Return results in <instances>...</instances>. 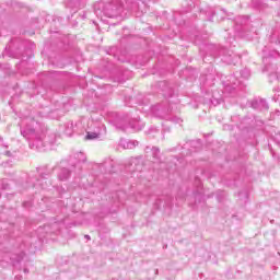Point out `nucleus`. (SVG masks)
<instances>
[{"label":"nucleus","instance_id":"obj_1","mask_svg":"<svg viewBox=\"0 0 280 280\" xmlns=\"http://www.w3.org/2000/svg\"><path fill=\"white\" fill-rule=\"evenodd\" d=\"M69 176H71V171L69 168H61L58 174L59 180H69Z\"/></svg>","mask_w":280,"mask_h":280},{"label":"nucleus","instance_id":"obj_2","mask_svg":"<svg viewBox=\"0 0 280 280\" xmlns=\"http://www.w3.org/2000/svg\"><path fill=\"white\" fill-rule=\"evenodd\" d=\"M22 135H24V137H26L27 139H32L36 137V131L34 129H27L22 131Z\"/></svg>","mask_w":280,"mask_h":280},{"label":"nucleus","instance_id":"obj_3","mask_svg":"<svg viewBox=\"0 0 280 280\" xmlns=\"http://www.w3.org/2000/svg\"><path fill=\"white\" fill-rule=\"evenodd\" d=\"M100 137L96 132H88L85 139H97Z\"/></svg>","mask_w":280,"mask_h":280},{"label":"nucleus","instance_id":"obj_4","mask_svg":"<svg viewBox=\"0 0 280 280\" xmlns=\"http://www.w3.org/2000/svg\"><path fill=\"white\" fill-rule=\"evenodd\" d=\"M84 238L88 240V241H90V240H91V236H90L89 234H85V235H84Z\"/></svg>","mask_w":280,"mask_h":280}]
</instances>
